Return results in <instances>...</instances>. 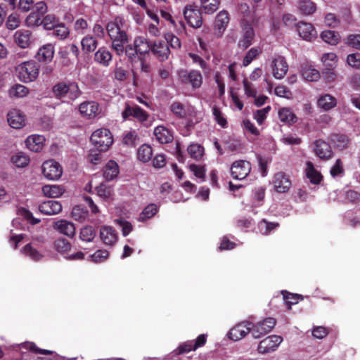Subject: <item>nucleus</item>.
<instances>
[{
	"instance_id": "8",
	"label": "nucleus",
	"mask_w": 360,
	"mask_h": 360,
	"mask_svg": "<svg viewBox=\"0 0 360 360\" xmlns=\"http://www.w3.org/2000/svg\"><path fill=\"white\" fill-rule=\"evenodd\" d=\"M184 16L187 23L192 27H200L202 23L201 11L195 5H188L184 10Z\"/></svg>"
},
{
	"instance_id": "13",
	"label": "nucleus",
	"mask_w": 360,
	"mask_h": 360,
	"mask_svg": "<svg viewBox=\"0 0 360 360\" xmlns=\"http://www.w3.org/2000/svg\"><path fill=\"white\" fill-rule=\"evenodd\" d=\"M273 184L276 191L280 193H287L292 185L289 176L283 172H279L274 174Z\"/></svg>"
},
{
	"instance_id": "50",
	"label": "nucleus",
	"mask_w": 360,
	"mask_h": 360,
	"mask_svg": "<svg viewBox=\"0 0 360 360\" xmlns=\"http://www.w3.org/2000/svg\"><path fill=\"white\" fill-rule=\"evenodd\" d=\"M21 252L34 261H39L43 257L42 255L38 250L33 248L30 243L23 247Z\"/></svg>"
},
{
	"instance_id": "26",
	"label": "nucleus",
	"mask_w": 360,
	"mask_h": 360,
	"mask_svg": "<svg viewBox=\"0 0 360 360\" xmlns=\"http://www.w3.org/2000/svg\"><path fill=\"white\" fill-rule=\"evenodd\" d=\"M32 32L27 30H20L15 32L13 37L15 44L20 48H27L31 44Z\"/></svg>"
},
{
	"instance_id": "14",
	"label": "nucleus",
	"mask_w": 360,
	"mask_h": 360,
	"mask_svg": "<svg viewBox=\"0 0 360 360\" xmlns=\"http://www.w3.org/2000/svg\"><path fill=\"white\" fill-rule=\"evenodd\" d=\"M272 75L277 79H283L288 70V65L283 56H277L272 60Z\"/></svg>"
},
{
	"instance_id": "44",
	"label": "nucleus",
	"mask_w": 360,
	"mask_h": 360,
	"mask_svg": "<svg viewBox=\"0 0 360 360\" xmlns=\"http://www.w3.org/2000/svg\"><path fill=\"white\" fill-rule=\"evenodd\" d=\"M281 293L283 297L285 304L287 306L288 309H291L292 305L298 302L300 297L302 300L303 299L302 296L300 295L290 293L285 290L282 291Z\"/></svg>"
},
{
	"instance_id": "2",
	"label": "nucleus",
	"mask_w": 360,
	"mask_h": 360,
	"mask_svg": "<svg viewBox=\"0 0 360 360\" xmlns=\"http://www.w3.org/2000/svg\"><path fill=\"white\" fill-rule=\"evenodd\" d=\"M39 65L34 60L22 63L16 68L19 79L28 83L34 81L39 76Z\"/></svg>"
},
{
	"instance_id": "1",
	"label": "nucleus",
	"mask_w": 360,
	"mask_h": 360,
	"mask_svg": "<svg viewBox=\"0 0 360 360\" xmlns=\"http://www.w3.org/2000/svg\"><path fill=\"white\" fill-rule=\"evenodd\" d=\"M105 30L112 41V49L115 50L117 55H122L124 45L129 41L128 27L125 20L121 16H117L114 20L107 23Z\"/></svg>"
},
{
	"instance_id": "36",
	"label": "nucleus",
	"mask_w": 360,
	"mask_h": 360,
	"mask_svg": "<svg viewBox=\"0 0 360 360\" xmlns=\"http://www.w3.org/2000/svg\"><path fill=\"white\" fill-rule=\"evenodd\" d=\"M81 46L84 52L89 53L95 51L98 46V42L93 36L87 35L82 39Z\"/></svg>"
},
{
	"instance_id": "37",
	"label": "nucleus",
	"mask_w": 360,
	"mask_h": 360,
	"mask_svg": "<svg viewBox=\"0 0 360 360\" xmlns=\"http://www.w3.org/2000/svg\"><path fill=\"white\" fill-rule=\"evenodd\" d=\"M153 156V148L148 144H143L137 151L138 159L143 162H148Z\"/></svg>"
},
{
	"instance_id": "48",
	"label": "nucleus",
	"mask_w": 360,
	"mask_h": 360,
	"mask_svg": "<svg viewBox=\"0 0 360 360\" xmlns=\"http://www.w3.org/2000/svg\"><path fill=\"white\" fill-rule=\"evenodd\" d=\"M299 9L304 15H311L316 11V4L310 0H300Z\"/></svg>"
},
{
	"instance_id": "34",
	"label": "nucleus",
	"mask_w": 360,
	"mask_h": 360,
	"mask_svg": "<svg viewBox=\"0 0 360 360\" xmlns=\"http://www.w3.org/2000/svg\"><path fill=\"white\" fill-rule=\"evenodd\" d=\"M321 60L323 63V65L329 71H332L333 68L336 66L337 56L334 53H327L323 54V56L321 58ZM330 77L333 79L335 77V73L333 72H330Z\"/></svg>"
},
{
	"instance_id": "24",
	"label": "nucleus",
	"mask_w": 360,
	"mask_h": 360,
	"mask_svg": "<svg viewBox=\"0 0 360 360\" xmlns=\"http://www.w3.org/2000/svg\"><path fill=\"white\" fill-rule=\"evenodd\" d=\"M45 138L41 135H31L25 141L27 148L35 153L41 151L44 147Z\"/></svg>"
},
{
	"instance_id": "20",
	"label": "nucleus",
	"mask_w": 360,
	"mask_h": 360,
	"mask_svg": "<svg viewBox=\"0 0 360 360\" xmlns=\"http://www.w3.org/2000/svg\"><path fill=\"white\" fill-rule=\"evenodd\" d=\"M229 22V13L226 11H220L216 18L214 22V33L218 37H221L224 32L225 31L228 23Z\"/></svg>"
},
{
	"instance_id": "46",
	"label": "nucleus",
	"mask_w": 360,
	"mask_h": 360,
	"mask_svg": "<svg viewBox=\"0 0 360 360\" xmlns=\"http://www.w3.org/2000/svg\"><path fill=\"white\" fill-rule=\"evenodd\" d=\"M59 22V19L55 15L49 14L42 18L41 25L45 30H52Z\"/></svg>"
},
{
	"instance_id": "16",
	"label": "nucleus",
	"mask_w": 360,
	"mask_h": 360,
	"mask_svg": "<svg viewBox=\"0 0 360 360\" xmlns=\"http://www.w3.org/2000/svg\"><path fill=\"white\" fill-rule=\"evenodd\" d=\"M250 326L252 323L250 321H243L237 324L230 330L229 338L233 341L241 340L249 333H251Z\"/></svg>"
},
{
	"instance_id": "57",
	"label": "nucleus",
	"mask_w": 360,
	"mask_h": 360,
	"mask_svg": "<svg viewBox=\"0 0 360 360\" xmlns=\"http://www.w3.org/2000/svg\"><path fill=\"white\" fill-rule=\"evenodd\" d=\"M20 20L17 13H11L6 21V27L10 30H14L20 26Z\"/></svg>"
},
{
	"instance_id": "54",
	"label": "nucleus",
	"mask_w": 360,
	"mask_h": 360,
	"mask_svg": "<svg viewBox=\"0 0 360 360\" xmlns=\"http://www.w3.org/2000/svg\"><path fill=\"white\" fill-rule=\"evenodd\" d=\"M158 212V207L155 204L151 203L147 205L141 214H140V219L143 221L147 219H150L156 214Z\"/></svg>"
},
{
	"instance_id": "61",
	"label": "nucleus",
	"mask_w": 360,
	"mask_h": 360,
	"mask_svg": "<svg viewBox=\"0 0 360 360\" xmlns=\"http://www.w3.org/2000/svg\"><path fill=\"white\" fill-rule=\"evenodd\" d=\"M212 114L213 116L214 117V120H216L219 125H220L223 128L226 127V119L223 116L221 110L218 107L214 106L212 108Z\"/></svg>"
},
{
	"instance_id": "12",
	"label": "nucleus",
	"mask_w": 360,
	"mask_h": 360,
	"mask_svg": "<svg viewBox=\"0 0 360 360\" xmlns=\"http://www.w3.org/2000/svg\"><path fill=\"white\" fill-rule=\"evenodd\" d=\"M79 110L82 117L94 119L101 114L102 110L96 101H84L79 105Z\"/></svg>"
},
{
	"instance_id": "51",
	"label": "nucleus",
	"mask_w": 360,
	"mask_h": 360,
	"mask_svg": "<svg viewBox=\"0 0 360 360\" xmlns=\"http://www.w3.org/2000/svg\"><path fill=\"white\" fill-rule=\"evenodd\" d=\"M139 140V136L135 130L128 131L123 137L122 142L124 145L134 147L136 141Z\"/></svg>"
},
{
	"instance_id": "18",
	"label": "nucleus",
	"mask_w": 360,
	"mask_h": 360,
	"mask_svg": "<svg viewBox=\"0 0 360 360\" xmlns=\"http://www.w3.org/2000/svg\"><path fill=\"white\" fill-rule=\"evenodd\" d=\"M179 75L181 82L191 84L194 89L199 88L202 84V75L197 70H192L189 72L186 70H181Z\"/></svg>"
},
{
	"instance_id": "27",
	"label": "nucleus",
	"mask_w": 360,
	"mask_h": 360,
	"mask_svg": "<svg viewBox=\"0 0 360 360\" xmlns=\"http://www.w3.org/2000/svg\"><path fill=\"white\" fill-rule=\"evenodd\" d=\"M53 228L68 237L72 238L75 235V227L73 223L66 220H60L55 222Z\"/></svg>"
},
{
	"instance_id": "63",
	"label": "nucleus",
	"mask_w": 360,
	"mask_h": 360,
	"mask_svg": "<svg viewBox=\"0 0 360 360\" xmlns=\"http://www.w3.org/2000/svg\"><path fill=\"white\" fill-rule=\"evenodd\" d=\"M347 62L352 68H360V53H351L347 56Z\"/></svg>"
},
{
	"instance_id": "43",
	"label": "nucleus",
	"mask_w": 360,
	"mask_h": 360,
	"mask_svg": "<svg viewBox=\"0 0 360 360\" xmlns=\"http://www.w3.org/2000/svg\"><path fill=\"white\" fill-rule=\"evenodd\" d=\"M53 248L57 252L64 254L70 250L71 245L65 238H58L54 241Z\"/></svg>"
},
{
	"instance_id": "28",
	"label": "nucleus",
	"mask_w": 360,
	"mask_h": 360,
	"mask_svg": "<svg viewBox=\"0 0 360 360\" xmlns=\"http://www.w3.org/2000/svg\"><path fill=\"white\" fill-rule=\"evenodd\" d=\"M119 173V165L114 160H109L103 169V176L108 181L115 179Z\"/></svg>"
},
{
	"instance_id": "39",
	"label": "nucleus",
	"mask_w": 360,
	"mask_h": 360,
	"mask_svg": "<svg viewBox=\"0 0 360 360\" xmlns=\"http://www.w3.org/2000/svg\"><path fill=\"white\" fill-rule=\"evenodd\" d=\"M52 30L53 36L60 40L65 39L70 34L69 28L63 22H59Z\"/></svg>"
},
{
	"instance_id": "47",
	"label": "nucleus",
	"mask_w": 360,
	"mask_h": 360,
	"mask_svg": "<svg viewBox=\"0 0 360 360\" xmlns=\"http://www.w3.org/2000/svg\"><path fill=\"white\" fill-rule=\"evenodd\" d=\"M96 236V231L93 226H86L82 228L79 233V238L85 242H91Z\"/></svg>"
},
{
	"instance_id": "3",
	"label": "nucleus",
	"mask_w": 360,
	"mask_h": 360,
	"mask_svg": "<svg viewBox=\"0 0 360 360\" xmlns=\"http://www.w3.org/2000/svg\"><path fill=\"white\" fill-rule=\"evenodd\" d=\"M90 140L100 152L107 151L113 143V138L110 131L105 128L96 130L91 134Z\"/></svg>"
},
{
	"instance_id": "5",
	"label": "nucleus",
	"mask_w": 360,
	"mask_h": 360,
	"mask_svg": "<svg viewBox=\"0 0 360 360\" xmlns=\"http://www.w3.org/2000/svg\"><path fill=\"white\" fill-rule=\"evenodd\" d=\"M276 324V320L271 317L266 318L257 323H252L251 334L254 338H260L271 331Z\"/></svg>"
},
{
	"instance_id": "9",
	"label": "nucleus",
	"mask_w": 360,
	"mask_h": 360,
	"mask_svg": "<svg viewBox=\"0 0 360 360\" xmlns=\"http://www.w3.org/2000/svg\"><path fill=\"white\" fill-rule=\"evenodd\" d=\"M41 169L44 176L50 180H57L63 174L60 165L53 160L45 161L41 166Z\"/></svg>"
},
{
	"instance_id": "55",
	"label": "nucleus",
	"mask_w": 360,
	"mask_h": 360,
	"mask_svg": "<svg viewBox=\"0 0 360 360\" xmlns=\"http://www.w3.org/2000/svg\"><path fill=\"white\" fill-rule=\"evenodd\" d=\"M42 17L35 12H31L25 19V23L28 27H38L41 25Z\"/></svg>"
},
{
	"instance_id": "40",
	"label": "nucleus",
	"mask_w": 360,
	"mask_h": 360,
	"mask_svg": "<svg viewBox=\"0 0 360 360\" xmlns=\"http://www.w3.org/2000/svg\"><path fill=\"white\" fill-rule=\"evenodd\" d=\"M42 191L46 196L55 198L61 195L63 193L64 190L59 186L46 185L42 187Z\"/></svg>"
},
{
	"instance_id": "45",
	"label": "nucleus",
	"mask_w": 360,
	"mask_h": 360,
	"mask_svg": "<svg viewBox=\"0 0 360 360\" xmlns=\"http://www.w3.org/2000/svg\"><path fill=\"white\" fill-rule=\"evenodd\" d=\"M339 34L332 30H325L321 34V39L328 44L335 45L339 41Z\"/></svg>"
},
{
	"instance_id": "17",
	"label": "nucleus",
	"mask_w": 360,
	"mask_h": 360,
	"mask_svg": "<svg viewBox=\"0 0 360 360\" xmlns=\"http://www.w3.org/2000/svg\"><path fill=\"white\" fill-rule=\"evenodd\" d=\"M151 53L160 61L166 60L170 54L168 42L165 41H155L153 43Z\"/></svg>"
},
{
	"instance_id": "11",
	"label": "nucleus",
	"mask_w": 360,
	"mask_h": 360,
	"mask_svg": "<svg viewBox=\"0 0 360 360\" xmlns=\"http://www.w3.org/2000/svg\"><path fill=\"white\" fill-rule=\"evenodd\" d=\"M250 162L243 160L233 162L231 167L232 177L238 180L244 179L250 174Z\"/></svg>"
},
{
	"instance_id": "29",
	"label": "nucleus",
	"mask_w": 360,
	"mask_h": 360,
	"mask_svg": "<svg viewBox=\"0 0 360 360\" xmlns=\"http://www.w3.org/2000/svg\"><path fill=\"white\" fill-rule=\"evenodd\" d=\"M154 135L156 140L160 143H169L173 141L172 133L165 127L158 126L155 128Z\"/></svg>"
},
{
	"instance_id": "38",
	"label": "nucleus",
	"mask_w": 360,
	"mask_h": 360,
	"mask_svg": "<svg viewBox=\"0 0 360 360\" xmlns=\"http://www.w3.org/2000/svg\"><path fill=\"white\" fill-rule=\"evenodd\" d=\"M219 4L220 0H201V9L206 14H212L218 9Z\"/></svg>"
},
{
	"instance_id": "62",
	"label": "nucleus",
	"mask_w": 360,
	"mask_h": 360,
	"mask_svg": "<svg viewBox=\"0 0 360 360\" xmlns=\"http://www.w3.org/2000/svg\"><path fill=\"white\" fill-rule=\"evenodd\" d=\"M345 172L343 163L341 159H337L334 165L331 167L330 174L333 177L342 174Z\"/></svg>"
},
{
	"instance_id": "42",
	"label": "nucleus",
	"mask_w": 360,
	"mask_h": 360,
	"mask_svg": "<svg viewBox=\"0 0 360 360\" xmlns=\"http://www.w3.org/2000/svg\"><path fill=\"white\" fill-rule=\"evenodd\" d=\"M278 117L282 122L292 124L296 122L297 117L288 108H281L278 111Z\"/></svg>"
},
{
	"instance_id": "23",
	"label": "nucleus",
	"mask_w": 360,
	"mask_h": 360,
	"mask_svg": "<svg viewBox=\"0 0 360 360\" xmlns=\"http://www.w3.org/2000/svg\"><path fill=\"white\" fill-rule=\"evenodd\" d=\"M39 210L44 214L53 215L59 213L62 210V205L56 200H49L41 203Z\"/></svg>"
},
{
	"instance_id": "64",
	"label": "nucleus",
	"mask_w": 360,
	"mask_h": 360,
	"mask_svg": "<svg viewBox=\"0 0 360 360\" xmlns=\"http://www.w3.org/2000/svg\"><path fill=\"white\" fill-rule=\"evenodd\" d=\"M345 200L352 204H356L360 202V193L353 190H349L345 192Z\"/></svg>"
},
{
	"instance_id": "35",
	"label": "nucleus",
	"mask_w": 360,
	"mask_h": 360,
	"mask_svg": "<svg viewBox=\"0 0 360 360\" xmlns=\"http://www.w3.org/2000/svg\"><path fill=\"white\" fill-rule=\"evenodd\" d=\"M317 104L321 108L328 111L336 106L337 100L334 96L330 94H325L320 96L318 99Z\"/></svg>"
},
{
	"instance_id": "7",
	"label": "nucleus",
	"mask_w": 360,
	"mask_h": 360,
	"mask_svg": "<svg viewBox=\"0 0 360 360\" xmlns=\"http://www.w3.org/2000/svg\"><path fill=\"white\" fill-rule=\"evenodd\" d=\"M240 27L242 29L243 37L238 43L239 49L245 50L252 44L255 38V30L252 25L245 19L240 21Z\"/></svg>"
},
{
	"instance_id": "41",
	"label": "nucleus",
	"mask_w": 360,
	"mask_h": 360,
	"mask_svg": "<svg viewBox=\"0 0 360 360\" xmlns=\"http://www.w3.org/2000/svg\"><path fill=\"white\" fill-rule=\"evenodd\" d=\"M188 153L193 159L200 160L204 154V148L198 143H191L187 148Z\"/></svg>"
},
{
	"instance_id": "31",
	"label": "nucleus",
	"mask_w": 360,
	"mask_h": 360,
	"mask_svg": "<svg viewBox=\"0 0 360 360\" xmlns=\"http://www.w3.org/2000/svg\"><path fill=\"white\" fill-rule=\"evenodd\" d=\"M330 141L334 144L335 147L340 150L347 148L350 144V139L347 135L344 134H331Z\"/></svg>"
},
{
	"instance_id": "10",
	"label": "nucleus",
	"mask_w": 360,
	"mask_h": 360,
	"mask_svg": "<svg viewBox=\"0 0 360 360\" xmlns=\"http://www.w3.org/2000/svg\"><path fill=\"white\" fill-rule=\"evenodd\" d=\"M282 341L283 338L280 335H269L260 341L257 347L258 352L260 354H267L274 352Z\"/></svg>"
},
{
	"instance_id": "60",
	"label": "nucleus",
	"mask_w": 360,
	"mask_h": 360,
	"mask_svg": "<svg viewBox=\"0 0 360 360\" xmlns=\"http://www.w3.org/2000/svg\"><path fill=\"white\" fill-rule=\"evenodd\" d=\"M302 76L308 81H317L320 78L319 72L314 68H305L302 72Z\"/></svg>"
},
{
	"instance_id": "15",
	"label": "nucleus",
	"mask_w": 360,
	"mask_h": 360,
	"mask_svg": "<svg viewBox=\"0 0 360 360\" xmlns=\"http://www.w3.org/2000/svg\"><path fill=\"white\" fill-rule=\"evenodd\" d=\"M315 154L323 160H328L333 157V152L330 144L322 139L316 140L314 143Z\"/></svg>"
},
{
	"instance_id": "59",
	"label": "nucleus",
	"mask_w": 360,
	"mask_h": 360,
	"mask_svg": "<svg viewBox=\"0 0 360 360\" xmlns=\"http://www.w3.org/2000/svg\"><path fill=\"white\" fill-rule=\"evenodd\" d=\"M171 110L178 118H184L186 115L184 106L180 102H174L171 105Z\"/></svg>"
},
{
	"instance_id": "53",
	"label": "nucleus",
	"mask_w": 360,
	"mask_h": 360,
	"mask_svg": "<svg viewBox=\"0 0 360 360\" xmlns=\"http://www.w3.org/2000/svg\"><path fill=\"white\" fill-rule=\"evenodd\" d=\"M96 190L98 195L103 199L109 198L113 193L112 186H108L105 184H101L96 188Z\"/></svg>"
},
{
	"instance_id": "32",
	"label": "nucleus",
	"mask_w": 360,
	"mask_h": 360,
	"mask_svg": "<svg viewBox=\"0 0 360 360\" xmlns=\"http://www.w3.org/2000/svg\"><path fill=\"white\" fill-rule=\"evenodd\" d=\"M306 176L313 184H319L323 180V176L320 172L314 168L313 163L308 161L306 163Z\"/></svg>"
},
{
	"instance_id": "6",
	"label": "nucleus",
	"mask_w": 360,
	"mask_h": 360,
	"mask_svg": "<svg viewBox=\"0 0 360 360\" xmlns=\"http://www.w3.org/2000/svg\"><path fill=\"white\" fill-rule=\"evenodd\" d=\"M124 120H129L130 117L136 119L139 122H144L149 117L148 113L136 104L126 103L124 110L122 112Z\"/></svg>"
},
{
	"instance_id": "33",
	"label": "nucleus",
	"mask_w": 360,
	"mask_h": 360,
	"mask_svg": "<svg viewBox=\"0 0 360 360\" xmlns=\"http://www.w3.org/2000/svg\"><path fill=\"white\" fill-rule=\"evenodd\" d=\"M94 60L105 67H108L112 60V54L105 47H101L95 53Z\"/></svg>"
},
{
	"instance_id": "52",
	"label": "nucleus",
	"mask_w": 360,
	"mask_h": 360,
	"mask_svg": "<svg viewBox=\"0 0 360 360\" xmlns=\"http://www.w3.org/2000/svg\"><path fill=\"white\" fill-rule=\"evenodd\" d=\"M278 226L279 224L278 222H269L265 219L261 220L259 224V228L264 235L269 234L271 231L274 230Z\"/></svg>"
},
{
	"instance_id": "30",
	"label": "nucleus",
	"mask_w": 360,
	"mask_h": 360,
	"mask_svg": "<svg viewBox=\"0 0 360 360\" xmlns=\"http://www.w3.org/2000/svg\"><path fill=\"white\" fill-rule=\"evenodd\" d=\"M53 56L54 47L52 44H48L39 49L36 58L39 62L46 63L52 60Z\"/></svg>"
},
{
	"instance_id": "56",
	"label": "nucleus",
	"mask_w": 360,
	"mask_h": 360,
	"mask_svg": "<svg viewBox=\"0 0 360 360\" xmlns=\"http://www.w3.org/2000/svg\"><path fill=\"white\" fill-rule=\"evenodd\" d=\"M261 53V51L259 48L253 47L250 49L245 56L243 60V66H248L249 65L252 61L255 59Z\"/></svg>"
},
{
	"instance_id": "19",
	"label": "nucleus",
	"mask_w": 360,
	"mask_h": 360,
	"mask_svg": "<svg viewBox=\"0 0 360 360\" xmlns=\"http://www.w3.org/2000/svg\"><path fill=\"white\" fill-rule=\"evenodd\" d=\"M7 121L14 129H20L25 124V115L17 109H12L8 112Z\"/></svg>"
},
{
	"instance_id": "21",
	"label": "nucleus",
	"mask_w": 360,
	"mask_h": 360,
	"mask_svg": "<svg viewBox=\"0 0 360 360\" xmlns=\"http://www.w3.org/2000/svg\"><path fill=\"white\" fill-rule=\"evenodd\" d=\"M296 30L299 35L307 41H311L316 34V32L311 23L300 22L296 25Z\"/></svg>"
},
{
	"instance_id": "25",
	"label": "nucleus",
	"mask_w": 360,
	"mask_h": 360,
	"mask_svg": "<svg viewBox=\"0 0 360 360\" xmlns=\"http://www.w3.org/2000/svg\"><path fill=\"white\" fill-rule=\"evenodd\" d=\"M134 46L137 48L139 53V57H143L148 55L150 51H152L153 43L143 36H138L135 37Z\"/></svg>"
},
{
	"instance_id": "22",
	"label": "nucleus",
	"mask_w": 360,
	"mask_h": 360,
	"mask_svg": "<svg viewBox=\"0 0 360 360\" xmlns=\"http://www.w3.org/2000/svg\"><path fill=\"white\" fill-rule=\"evenodd\" d=\"M100 238L105 245L112 246L116 243L117 235L112 226H104L100 229Z\"/></svg>"
},
{
	"instance_id": "49",
	"label": "nucleus",
	"mask_w": 360,
	"mask_h": 360,
	"mask_svg": "<svg viewBox=\"0 0 360 360\" xmlns=\"http://www.w3.org/2000/svg\"><path fill=\"white\" fill-rule=\"evenodd\" d=\"M29 93V89L22 84H15L9 90L11 97L22 98Z\"/></svg>"
},
{
	"instance_id": "4",
	"label": "nucleus",
	"mask_w": 360,
	"mask_h": 360,
	"mask_svg": "<svg viewBox=\"0 0 360 360\" xmlns=\"http://www.w3.org/2000/svg\"><path fill=\"white\" fill-rule=\"evenodd\" d=\"M54 96L62 98L68 96L71 100L77 99L82 94L76 82H59L56 84L52 89Z\"/></svg>"
},
{
	"instance_id": "58",
	"label": "nucleus",
	"mask_w": 360,
	"mask_h": 360,
	"mask_svg": "<svg viewBox=\"0 0 360 360\" xmlns=\"http://www.w3.org/2000/svg\"><path fill=\"white\" fill-rule=\"evenodd\" d=\"M23 347L34 354L44 355H51L53 354V351L39 348L34 342H26L24 344Z\"/></svg>"
}]
</instances>
